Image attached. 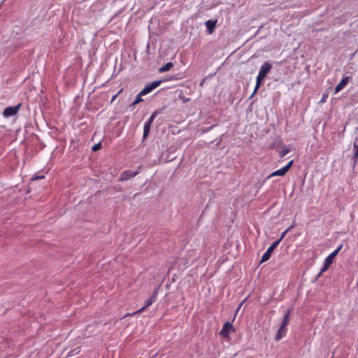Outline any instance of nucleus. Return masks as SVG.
<instances>
[{
  "label": "nucleus",
  "instance_id": "obj_1",
  "mask_svg": "<svg viewBox=\"0 0 358 358\" xmlns=\"http://www.w3.org/2000/svg\"><path fill=\"white\" fill-rule=\"evenodd\" d=\"M271 64L267 62H264L262 65L259 73L257 76L256 85L254 89V92L251 96H252L255 94L257 93V90H259L262 83V81L264 80L268 73L271 71Z\"/></svg>",
  "mask_w": 358,
  "mask_h": 358
},
{
  "label": "nucleus",
  "instance_id": "obj_2",
  "mask_svg": "<svg viewBox=\"0 0 358 358\" xmlns=\"http://www.w3.org/2000/svg\"><path fill=\"white\" fill-rule=\"evenodd\" d=\"M343 248V244L340 245L336 250H335L333 252H331L329 255H328L325 260L324 265L320 271V272L317 274V277H320L322 275V274L327 271L329 268L331 266V265L333 264L334 259L335 257L338 254V252L341 251V250Z\"/></svg>",
  "mask_w": 358,
  "mask_h": 358
},
{
  "label": "nucleus",
  "instance_id": "obj_3",
  "mask_svg": "<svg viewBox=\"0 0 358 358\" xmlns=\"http://www.w3.org/2000/svg\"><path fill=\"white\" fill-rule=\"evenodd\" d=\"M293 163H294L293 160L289 161L285 166H284L277 171H275L272 172L270 175H268L266 177V180H268L275 176H284L287 173V172L289 170V169L292 166Z\"/></svg>",
  "mask_w": 358,
  "mask_h": 358
},
{
  "label": "nucleus",
  "instance_id": "obj_4",
  "mask_svg": "<svg viewBox=\"0 0 358 358\" xmlns=\"http://www.w3.org/2000/svg\"><path fill=\"white\" fill-rule=\"evenodd\" d=\"M280 243V240H277L268 248L266 251L264 253V255L262 257L261 263L266 262L270 259L273 251L277 248Z\"/></svg>",
  "mask_w": 358,
  "mask_h": 358
},
{
  "label": "nucleus",
  "instance_id": "obj_5",
  "mask_svg": "<svg viewBox=\"0 0 358 358\" xmlns=\"http://www.w3.org/2000/svg\"><path fill=\"white\" fill-rule=\"evenodd\" d=\"M162 83V80H155L147 84L145 87L140 92V95H146L157 88Z\"/></svg>",
  "mask_w": 358,
  "mask_h": 358
},
{
  "label": "nucleus",
  "instance_id": "obj_6",
  "mask_svg": "<svg viewBox=\"0 0 358 358\" xmlns=\"http://www.w3.org/2000/svg\"><path fill=\"white\" fill-rule=\"evenodd\" d=\"M235 329L233 325L229 322H227L224 324L220 334L224 338H228L229 337V334L231 331H234Z\"/></svg>",
  "mask_w": 358,
  "mask_h": 358
},
{
  "label": "nucleus",
  "instance_id": "obj_7",
  "mask_svg": "<svg viewBox=\"0 0 358 358\" xmlns=\"http://www.w3.org/2000/svg\"><path fill=\"white\" fill-rule=\"evenodd\" d=\"M20 106H21V103H19L18 105H17L14 107L9 106V107L6 108L3 113V116L5 117H9L15 115L18 113V111L20 108Z\"/></svg>",
  "mask_w": 358,
  "mask_h": 358
},
{
  "label": "nucleus",
  "instance_id": "obj_8",
  "mask_svg": "<svg viewBox=\"0 0 358 358\" xmlns=\"http://www.w3.org/2000/svg\"><path fill=\"white\" fill-rule=\"evenodd\" d=\"M289 324V322L283 321L278 329V331L275 336V340L279 341L280 340L283 336L285 335L286 331H287V327Z\"/></svg>",
  "mask_w": 358,
  "mask_h": 358
},
{
  "label": "nucleus",
  "instance_id": "obj_9",
  "mask_svg": "<svg viewBox=\"0 0 358 358\" xmlns=\"http://www.w3.org/2000/svg\"><path fill=\"white\" fill-rule=\"evenodd\" d=\"M137 173H138L136 171L134 172L131 171H124L121 173L120 180H127L131 178L135 177L137 175Z\"/></svg>",
  "mask_w": 358,
  "mask_h": 358
},
{
  "label": "nucleus",
  "instance_id": "obj_10",
  "mask_svg": "<svg viewBox=\"0 0 358 358\" xmlns=\"http://www.w3.org/2000/svg\"><path fill=\"white\" fill-rule=\"evenodd\" d=\"M348 82H349L348 76H345V77L343 78L342 80H341V82L336 85V87L335 88V93H338V92L342 90L346 86V85L348 83Z\"/></svg>",
  "mask_w": 358,
  "mask_h": 358
},
{
  "label": "nucleus",
  "instance_id": "obj_11",
  "mask_svg": "<svg viewBox=\"0 0 358 358\" xmlns=\"http://www.w3.org/2000/svg\"><path fill=\"white\" fill-rule=\"evenodd\" d=\"M217 21L208 20L205 24L209 34H213L216 26Z\"/></svg>",
  "mask_w": 358,
  "mask_h": 358
},
{
  "label": "nucleus",
  "instance_id": "obj_12",
  "mask_svg": "<svg viewBox=\"0 0 358 358\" xmlns=\"http://www.w3.org/2000/svg\"><path fill=\"white\" fill-rule=\"evenodd\" d=\"M156 301V293H154L151 297L146 299L145 301V307H149Z\"/></svg>",
  "mask_w": 358,
  "mask_h": 358
},
{
  "label": "nucleus",
  "instance_id": "obj_13",
  "mask_svg": "<svg viewBox=\"0 0 358 358\" xmlns=\"http://www.w3.org/2000/svg\"><path fill=\"white\" fill-rule=\"evenodd\" d=\"M150 127H151V124L150 122H146L144 124V127H143V138H146L147 136L148 135V134L150 132Z\"/></svg>",
  "mask_w": 358,
  "mask_h": 358
},
{
  "label": "nucleus",
  "instance_id": "obj_14",
  "mask_svg": "<svg viewBox=\"0 0 358 358\" xmlns=\"http://www.w3.org/2000/svg\"><path fill=\"white\" fill-rule=\"evenodd\" d=\"M173 66V64L172 62H168L164 66H162L159 69V72H161V73L166 72V71L170 70V69L172 68Z\"/></svg>",
  "mask_w": 358,
  "mask_h": 358
},
{
  "label": "nucleus",
  "instance_id": "obj_15",
  "mask_svg": "<svg viewBox=\"0 0 358 358\" xmlns=\"http://www.w3.org/2000/svg\"><path fill=\"white\" fill-rule=\"evenodd\" d=\"M143 95H140V93L137 95L136 99L134 102H132L130 105L131 108H134L136 105L138 104L140 102L143 101V99L141 98Z\"/></svg>",
  "mask_w": 358,
  "mask_h": 358
},
{
  "label": "nucleus",
  "instance_id": "obj_16",
  "mask_svg": "<svg viewBox=\"0 0 358 358\" xmlns=\"http://www.w3.org/2000/svg\"><path fill=\"white\" fill-rule=\"evenodd\" d=\"M291 312H292V310L290 309H288L287 310L286 313L284 315L283 321L289 322V318H290Z\"/></svg>",
  "mask_w": 358,
  "mask_h": 358
},
{
  "label": "nucleus",
  "instance_id": "obj_17",
  "mask_svg": "<svg viewBox=\"0 0 358 358\" xmlns=\"http://www.w3.org/2000/svg\"><path fill=\"white\" fill-rule=\"evenodd\" d=\"M148 307H145V306H143L141 309H139L138 310L131 313V314H127V315H125L124 317H127L128 315H134L136 314H138V313H143Z\"/></svg>",
  "mask_w": 358,
  "mask_h": 358
},
{
  "label": "nucleus",
  "instance_id": "obj_18",
  "mask_svg": "<svg viewBox=\"0 0 358 358\" xmlns=\"http://www.w3.org/2000/svg\"><path fill=\"white\" fill-rule=\"evenodd\" d=\"M80 348H79V347L76 348L74 350H71V351L69 352L68 355H69V356H73V355H76V354L79 353V352H80Z\"/></svg>",
  "mask_w": 358,
  "mask_h": 358
},
{
  "label": "nucleus",
  "instance_id": "obj_19",
  "mask_svg": "<svg viewBox=\"0 0 358 358\" xmlns=\"http://www.w3.org/2000/svg\"><path fill=\"white\" fill-rule=\"evenodd\" d=\"M289 150L288 148L283 149L282 151L279 152V156L280 158L284 157L287 154H288Z\"/></svg>",
  "mask_w": 358,
  "mask_h": 358
},
{
  "label": "nucleus",
  "instance_id": "obj_20",
  "mask_svg": "<svg viewBox=\"0 0 358 358\" xmlns=\"http://www.w3.org/2000/svg\"><path fill=\"white\" fill-rule=\"evenodd\" d=\"M157 112H154L151 116L150 117L149 120L147 121L148 122H150V124L152 123V122L154 121L155 118L157 116Z\"/></svg>",
  "mask_w": 358,
  "mask_h": 358
},
{
  "label": "nucleus",
  "instance_id": "obj_21",
  "mask_svg": "<svg viewBox=\"0 0 358 358\" xmlns=\"http://www.w3.org/2000/svg\"><path fill=\"white\" fill-rule=\"evenodd\" d=\"M101 143H99L95 144V145L92 147V150H93V151H96V150H98L101 149Z\"/></svg>",
  "mask_w": 358,
  "mask_h": 358
},
{
  "label": "nucleus",
  "instance_id": "obj_22",
  "mask_svg": "<svg viewBox=\"0 0 358 358\" xmlns=\"http://www.w3.org/2000/svg\"><path fill=\"white\" fill-rule=\"evenodd\" d=\"M293 227V226H290L289 227V228L285 231H284L282 235H281V237L278 239V240H280V241H282V239L285 237V234H287V232H288Z\"/></svg>",
  "mask_w": 358,
  "mask_h": 358
},
{
  "label": "nucleus",
  "instance_id": "obj_23",
  "mask_svg": "<svg viewBox=\"0 0 358 358\" xmlns=\"http://www.w3.org/2000/svg\"><path fill=\"white\" fill-rule=\"evenodd\" d=\"M122 92V89H121L117 94H115V95L113 96L112 99H111V101L110 102H113L116 98L117 97V96Z\"/></svg>",
  "mask_w": 358,
  "mask_h": 358
},
{
  "label": "nucleus",
  "instance_id": "obj_24",
  "mask_svg": "<svg viewBox=\"0 0 358 358\" xmlns=\"http://www.w3.org/2000/svg\"><path fill=\"white\" fill-rule=\"evenodd\" d=\"M355 152L354 154V158L357 159L358 158V145L355 146Z\"/></svg>",
  "mask_w": 358,
  "mask_h": 358
},
{
  "label": "nucleus",
  "instance_id": "obj_25",
  "mask_svg": "<svg viewBox=\"0 0 358 358\" xmlns=\"http://www.w3.org/2000/svg\"><path fill=\"white\" fill-rule=\"evenodd\" d=\"M45 178L44 176H35L33 177L32 180H39V179H42V178Z\"/></svg>",
  "mask_w": 358,
  "mask_h": 358
},
{
  "label": "nucleus",
  "instance_id": "obj_26",
  "mask_svg": "<svg viewBox=\"0 0 358 358\" xmlns=\"http://www.w3.org/2000/svg\"><path fill=\"white\" fill-rule=\"evenodd\" d=\"M241 305H242V304H240V306H238V309H237V311H238V310H239V309H240V308H241Z\"/></svg>",
  "mask_w": 358,
  "mask_h": 358
}]
</instances>
